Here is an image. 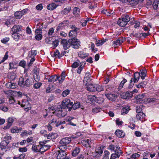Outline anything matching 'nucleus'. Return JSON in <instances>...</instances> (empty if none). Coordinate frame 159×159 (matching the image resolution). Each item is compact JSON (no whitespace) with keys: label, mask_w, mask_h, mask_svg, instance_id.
Instances as JSON below:
<instances>
[{"label":"nucleus","mask_w":159,"mask_h":159,"mask_svg":"<svg viewBox=\"0 0 159 159\" xmlns=\"http://www.w3.org/2000/svg\"><path fill=\"white\" fill-rule=\"evenodd\" d=\"M151 1L153 2V7L155 10L159 9V0H151Z\"/></svg>","instance_id":"a878e982"},{"label":"nucleus","mask_w":159,"mask_h":159,"mask_svg":"<svg viewBox=\"0 0 159 159\" xmlns=\"http://www.w3.org/2000/svg\"><path fill=\"white\" fill-rule=\"evenodd\" d=\"M140 72V76H141V78L143 80L145 79V77L146 76V71L145 70H142Z\"/></svg>","instance_id":"864d4df0"},{"label":"nucleus","mask_w":159,"mask_h":159,"mask_svg":"<svg viewBox=\"0 0 159 159\" xmlns=\"http://www.w3.org/2000/svg\"><path fill=\"white\" fill-rule=\"evenodd\" d=\"M63 107L57 108L53 112H54L56 115L59 118L65 116L67 114V111Z\"/></svg>","instance_id":"423d86ee"},{"label":"nucleus","mask_w":159,"mask_h":159,"mask_svg":"<svg viewBox=\"0 0 159 159\" xmlns=\"http://www.w3.org/2000/svg\"><path fill=\"white\" fill-rule=\"evenodd\" d=\"M127 82V80L125 78H123V80L119 84L118 89L119 90L121 89L123 87L125 83Z\"/></svg>","instance_id":"37998d69"},{"label":"nucleus","mask_w":159,"mask_h":159,"mask_svg":"<svg viewBox=\"0 0 159 159\" xmlns=\"http://www.w3.org/2000/svg\"><path fill=\"white\" fill-rule=\"evenodd\" d=\"M71 139L69 137H65L62 139L59 142L61 145L59 147L60 149H66V146L71 142Z\"/></svg>","instance_id":"20e7f679"},{"label":"nucleus","mask_w":159,"mask_h":159,"mask_svg":"<svg viewBox=\"0 0 159 159\" xmlns=\"http://www.w3.org/2000/svg\"><path fill=\"white\" fill-rule=\"evenodd\" d=\"M120 147L119 146L116 147V149L115 150V152L118 157H119L122 152L120 150Z\"/></svg>","instance_id":"e433bc0d"},{"label":"nucleus","mask_w":159,"mask_h":159,"mask_svg":"<svg viewBox=\"0 0 159 159\" xmlns=\"http://www.w3.org/2000/svg\"><path fill=\"white\" fill-rule=\"evenodd\" d=\"M61 44L65 50L68 49L71 46L70 43L69 42V39L68 40L66 39H62Z\"/></svg>","instance_id":"9b49d317"},{"label":"nucleus","mask_w":159,"mask_h":159,"mask_svg":"<svg viewBox=\"0 0 159 159\" xmlns=\"http://www.w3.org/2000/svg\"><path fill=\"white\" fill-rule=\"evenodd\" d=\"M57 6L56 4L55 3H51L47 6V8L49 10H52L55 9Z\"/></svg>","instance_id":"473e14b6"},{"label":"nucleus","mask_w":159,"mask_h":159,"mask_svg":"<svg viewBox=\"0 0 159 159\" xmlns=\"http://www.w3.org/2000/svg\"><path fill=\"white\" fill-rule=\"evenodd\" d=\"M8 52H7L5 54V55L4 56V57L2 58V59L1 60V62H0V64L4 62L7 59L8 56Z\"/></svg>","instance_id":"052dcab7"},{"label":"nucleus","mask_w":159,"mask_h":159,"mask_svg":"<svg viewBox=\"0 0 159 159\" xmlns=\"http://www.w3.org/2000/svg\"><path fill=\"white\" fill-rule=\"evenodd\" d=\"M13 121V119L12 118H9L8 120V124L7 125L4 127V129H9L12 125V124Z\"/></svg>","instance_id":"7c9ffc66"},{"label":"nucleus","mask_w":159,"mask_h":159,"mask_svg":"<svg viewBox=\"0 0 159 159\" xmlns=\"http://www.w3.org/2000/svg\"><path fill=\"white\" fill-rule=\"evenodd\" d=\"M34 78L36 82H38L39 81L40 76L39 73L34 74L33 75Z\"/></svg>","instance_id":"13d9d810"},{"label":"nucleus","mask_w":159,"mask_h":159,"mask_svg":"<svg viewBox=\"0 0 159 159\" xmlns=\"http://www.w3.org/2000/svg\"><path fill=\"white\" fill-rule=\"evenodd\" d=\"M5 141V140H2L0 143V145L3 147V148L6 147L9 143V142H8V141Z\"/></svg>","instance_id":"09e8293b"},{"label":"nucleus","mask_w":159,"mask_h":159,"mask_svg":"<svg viewBox=\"0 0 159 159\" xmlns=\"http://www.w3.org/2000/svg\"><path fill=\"white\" fill-rule=\"evenodd\" d=\"M130 20V18L128 15H123L119 19L117 23L121 27H124L127 25Z\"/></svg>","instance_id":"f257e3e1"},{"label":"nucleus","mask_w":159,"mask_h":159,"mask_svg":"<svg viewBox=\"0 0 159 159\" xmlns=\"http://www.w3.org/2000/svg\"><path fill=\"white\" fill-rule=\"evenodd\" d=\"M69 42L70 43L71 46L75 49H78L80 46V42L76 38H72L69 39Z\"/></svg>","instance_id":"39448f33"},{"label":"nucleus","mask_w":159,"mask_h":159,"mask_svg":"<svg viewBox=\"0 0 159 159\" xmlns=\"http://www.w3.org/2000/svg\"><path fill=\"white\" fill-rule=\"evenodd\" d=\"M77 31L71 30L69 33V37L72 38H76L77 35Z\"/></svg>","instance_id":"2f4dec72"},{"label":"nucleus","mask_w":159,"mask_h":159,"mask_svg":"<svg viewBox=\"0 0 159 159\" xmlns=\"http://www.w3.org/2000/svg\"><path fill=\"white\" fill-rule=\"evenodd\" d=\"M80 9L76 7H75L73 9V14L76 17H78L80 15Z\"/></svg>","instance_id":"c85d7f7f"},{"label":"nucleus","mask_w":159,"mask_h":159,"mask_svg":"<svg viewBox=\"0 0 159 159\" xmlns=\"http://www.w3.org/2000/svg\"><path fill=\"white\" fill-rule=\"evenodd\" d=\"M60 77H58L57 75H53L50 76L49 77L48 79V82L53 83L54 82L57 81V80H58V79Z\"/></svg>","instance_id":"4be33fe9"},{"label":"nucleus","mask_w":159,"mask_h":159,"mask_svg":"<svg viewBox=\"0 0 159 159\" xmlns=\"http://www.w3.org/2000/svg\"><path fill=\"white\" fill-rule=\"evenodd\" d=\"M42 83L41 82H37L34 85V88L35 89L39 88L42 85Z\"/></svg>","instance_id":"bf43d9fd"},{"label":"nucleus","mask_w":159,"mask_h":159,"mask_svg":"<svg viewBox=\"0 0 159 159\" xmlns=\"http://www.w3.org/2000/svg\"><path fill=\"white\" fill-rule=\"evenodd\" d=\"M22 130V128H18L17 127H14L13 128L11 129V132L12 133H17L19 131H20Z\"/></svg>","instance_id":"58836bf2"},{"label":"nucleus","mask_w":159,"mask_h":159,"mask_svg":"<svg viewBox=\"0 0 159 159\" xmlns=\"http://www.w3.org/2000/svg\"><path fill=\"white\" fill-rule=\"evenodd\" d=\"M105 95L108 99L111 101H113L116 98L115 94L111 93H105Z\"/></svg>","instance_id":"bb28decb"},{"label":"nucleus","mask_w":159,"mask_h":159,"mask_svg":"<svg viewBox=\"0 0 159 159\" xmlns=\"http://www.w3.org/2000/svg\"><path fill=\"white\" fill-rule=\"evenodd\" d=\"M28 100L27 101L26 100H24L22 102L21 106L22 107H24L25 111H28L29 110V107H28V104H29Z\"/></svg>","instance_id":"5701e85b"},{"label":"nucleus","mask_w":159,"mask_h":159,"mask_svg":"<svg viewBox=\"0 0 159 159\" xmlns=\"http://www.w3.org/2000/svg\"><path fill=\"white\" fill-rule=\"evenodd\" d=\"M80 62V61L78 60H77L76 61H75L72 64L71 67L74 68L77 67L79 66Z\"/></svg>","instance_id":"3c124183"},{"label":"nucleus","mask_w":159,"mask_h":159,"mask_svg":"<svg viewBox=\"0 0 159 159\" xmlns=\"http://www.w3.org/2000/svg\"><path fill=\"white\" fill-rule=\"evenodd\" d=\"M140 75V73L136 72L134 74V78H131V79H133L132 81L136 83L139 80Z\"/></svg>","instance_id":"393cba45"},{"label":"nucleus","mask_w":159,"mask_h":159,"mask_svg":"<svg viewBox=\"0 0 159 159\" xmlns=\"http://www.w3.org/2000/svg\"><path fill=\"white\" fill-rule=\"evenodd\" d=\"M87 88L88 90L91 92L97 91L99 92L103 90L101 86L95 84H89L87 85Z\"/></svg>","instance_id":"f03ea898"},{"label":"nucleus","mask_w":159,"mask_h":159,"mask_svg":"<svg viewBox=\"0 0 159 159\" xmlns=\"http://www.w3.org/2000/svg\"><path fill=\"white\" fill-rule=\"evenodd\" d=\"M136 87L138 88H143L146 86V84L145 82H141L139 84L136 85Z\"/></svg>","instance_id":"de8ad7c7"},{"label":"nucleus","mask_w":159,"mask_h":159,"mask_svg":"<svg viewBox=\"0 0 159 159\" xmlns=\"http://www.w3.org/2000/svg\"><path fill=\"white\" fill-rule=\"evenodd\" d=\"M80 102H74L72 105L71 106L72 108H73L74 110H75L78 108H80Z\"/></svg>","instance_id":"c9c22d12"},{"label":"nucleus","mask_w":159,"mask_h":159,"mask_svg":"<svg viewBox=\"0 0 159 159\" xmlns=\"http://www.w3.org/2000/svg\"><path fill=\"white\" fill-rule=\"evenodd\" d=\"M91 142V141L89 139H87L86 140H84L82 141V143L83 145H84L85 147H87V145H88L89 147L90 146Z\"/></svg>","instance_id":"a19ab883"},{"label":"nucleus","mask_w":159,"mask_h":159,"mask_svg":"<svg viewBox=\"0 0 159 159\" xmlns=\"http://www.w3.org/2000/svg\"><path fill=\"white\" fill-rule=\"evenodd\" d=\"M71 7H68L65 8L62 11V13L65 15L68 14L71 10Z\"/></svg>","instance_id":"49530a36"},{"label":"nucleus","mask_w":159,"mask_h":159,"mask_svg":"<svg viewBox=\"0 0 159 159\" xmlns=\"http://www.w3.org/2000/svg\"><path fill=\"white\" fill-rule=\"evenodd\" d=\"M115 134L119 138H122L124 136V133L122 130H117L116 131Z\"/></svg>","instance_id":"c756f323"},{"label":"nucleus","mask_w":159,"mask_h":159,"mask_svg":"<svg viewBox=\"0 0 159 159\" xmlns=\"http://www.w3.org/2000/svg\"><path fill=\"white\" fill-rule=\"evenodd\" d=\"M23 29V27L18 25H14L11 29V32L19 33Z\"/></svg>","instance_id":"9d476101"},{"label":"nucleus","mask_w":159,"mask_h":159,"mask_svg":"<svg viewBox=\"0 0 159 159\" xmlns=\"http://www.w3.org/2000/svg\"><path fill=\"white\" fill-rule=\"evenodd\" d=\"M105 147L104 146H101L98 147L95 150L96 153L99 154H101L103 152V149Z\"/></svg>","instance_id":"cd10ccee"},{"label":"nucleus","mask_w":159,"mask_h":159,"mask_svg":"<svg viewBox=\"0 0 159 159\" xmlns=\"http://www.w3.org/2000/svg\"><path fill=\"white\" fill-rule=\"evenodd\" d=\"M13 82V83L10 82L7 83L6 84V87L9 89H14L16 87V83Z\"/></svg>","instance_id":"b1692460"},{"label":"nucleus","mask_w":159,"mask_h":159,"mask_svg":"<svg viewBox=\"0 0 159 159\" xmlns=\"http://www.w3.org/2000/svg\"><path fill=\"white\" fill-rule=\"evenodd\" d=\"M133 80V79H131V80H130L129 84L128 87H127L125 88L126 90H129L131 89L133 87L134 84L135 83L132 81Z\"/></svg>","instance_id":"c03bdc74"},{"label":"nucleus","mask_w":159,"mask_h":159,"mask_svg":"<svg viewBox=\"0 0 159 159\" xmlns=\"http://www.w3.org/2000/svg\"><path fill=\"white\" fill-rule=\"evenodd\" d=\"M102 111V109L99 107H97L93 109V112L94 113H97L100 112Z\"/></svg>","instance_id":"0e129e2a"},{"label":"nucleus","mask_w":159,"mask_h":159,"mask_svg":"<svg viewBox=\"0 0 159 159\" xmlns=\"http://www.w3.org/2000/svg\"><path fill=\"white\" fill-rule=\"evenodd\" d=\"M70 93V91L68 89H67L64 91L62 94L61 95L63 97H66Z\"/></svg>","instance_id":"5fc2aeb1"},{"label":"nucleus","mask_w":159,"mask_h":159,"mask_svg":"<svg viewBox=\"0 0 159 159\" xmlns=\"http://www.w3.org/2000/svg\"><path fill=\"white\" fill-rule=\"evenodd\" d=\"M101 13L102 14H104L107 16H110L111 15L113 14L114 13V12L112 10L111 11L110 10H107L105 9H104L102 11Z\"/></svg>","instance_id":"412c9836"},{"label":"nucleus","mask_w":159,"mask_h":159,"mask_svg":"<svg viewBox=\"0 0 159 159\" xmlns=\"http://www.w3.org/2000/svg\"><path fill=\"white\" fill-rule=\"evenodd\" d=\"M17 77L16 70L9 72L7 73V78L9 79L11 81L14 82Z\"/></svg>","instance_id":"1a4fd4ad"},{"label":"nucleus","mask_w":159,"mask_h":159,"mask_svg":"<svg viewBox=\"0 0 159 159\" xmlns=\"http://www.w3.org/2000/svg\"><path fill=\"white\" fill-rule=\"evenodd\" d=\"M39 69L36 66H34V68L32 70V73L34 74H37L39 73Z\"/></svg>","instance_id":"e2e57ef3"},{"label":"nucleus","mask_w":159,"mask_h":159,"mask_svg":"<svg viewBox=\"0 0 159 159\" xmlns=\"http://www.w3.org/2000/svg\"><path fill=\"white\" fill-rule=\"evenodd\" d=\"M39 145L38 146L35 145H33L32 148V150L35 152H39V149L40 148V147H39Z\"/></svg>","instance_id":"8fccbe9b"},{"label":"nucleus","mask_w":159,"mask_h":159,"mask_svg":"<svg viewBox=\"0 0 159 159\" xmlns=\"http://www.w3.org/2000/svg\"><path fill=\"white\" fill-rule=\"evenodd\" d=\"M14 16L15 18L18 19L21 18L23 16L20 11H17L14 13Z\"/></svg>","instance_id":"79ce46f5"},{"label":"nucleus","mask_w":159,"mask_h":159,"mask_svg":"<svg viewBox=\"0 0 159 159\" xmlns=\"http://www.w3.org/2000/svg\"><path fill=\"white\" fill-rule=\"evenodd\" d=\"M107 40V39H102V40H99L98 41V42L97 43V44H98V46H99L100 45H102L106 41V40Z\"/></svg>","instance_id":"680f3d73"},{"label":"nucleus","mask_w":159,"mask_h":159,"mask_svg":"<svg viewBox=\"0 0 159 159\" xmlns=\"http://www.w3.org/2000/svg\"><path fill=\"white\" fill-rule=\"evenodd\" d=\"M60 54L58 50H56V51L54 52L53 55L55 57H58L60 58Z\"/></svg>","instance_id":"4d7b16f0"},{"label":"nucleus","mask_w":159,"mask_h":159,"mask_svg":"<svg viewBox=\"0 0 159 159\" xmlns=\"http://www.w3.org/2000/svg\"><path fill=\"white\" fill-rule=\"evenodd\" d=\"M146 115L143 112L137 113L136 116V118L138 120H141L142 121L145 120Z\"/></svg>","instance_id":"a211bd4d"},{"label":"nucleus","mask_w":159,"mask_h":159,"mask_svg":"<svg viewBox=\"0 0 159 159\" xmlns=\"http://www.w3.org/2000/svg\"><path fill=\"white\" fill-rule=\"evenodd\" d=\"M69 21L68 20L63 21L62 22L60 23L57 26V30H59L62 29L66 26L69 24Z\"/></svg>","instance_id":"f3484780"},{"label":"nucleus","mask_w":159,"mask_h":159,"mask_svg":"<svg viewBox=\"0 0 159 159\" xmlns=\"http://www.w3.org/2000/svg\"><path fill=\"white\" fill-rule=\"evenodd\" d=\"M143 107L142 105H140L139 106H137L136 108V112L137 113L140 112H142V108Z\"/></svg>","instance_id":"603ef678"},{"label":"nucleus","mask_w":159,"mask_h":159,"mask_svg":"<svg viewBox=\"0 0 159 159\" xmlns=\"http://www.w3.org/2000/svg\"><path fill=\"white\" fill-rule=\"evenodd\" d=\"M66 76V73L65 72H62L60 76H58L60 77L58 79V81L59 83H62L65 80V78Z\"/></svg>","instance_id":"72a5a7b5"},{"label":"nucleus","mask_w":159,"mask_h":159,"mask_svg":"<svg viewBox=\"0 0 159 159\" xmlns=\"http://www.w3.org/2000/svg\"><path fill=\"white\" fill-rule=\"evenodd\" d=\"M12 37L15 40H18L20 38V34L19 33H12Z\"/></svg>","instance_id":"4c0bfd02"},{"label":"nucleus","mask_w":159,"mask_h":159,"mask_svg":"<svg viewBox=\"0 0 159 159\" xmlns=\"http://www.w3.org/2000/svg\"><path fill=\"white\" fill-rule=\"evenodd\" d=\"M80 151V149L79 147H76L73 151L72 155L73 157H76Z\"/></svg>","instance_id":"f704fd0d"},{"label":"nucleus","mask_w":159,"mask_h":159,"mask_svg":"<svg viewBox=\"0 0 159 159\" xmlns=\"http://www.w3.org/2000/svg\"><path fill=\"white\" fill-rule=\"evenodd\" d=\"M18 85L22 87H24L25 86H28L30 84V81L29 77L25 75V78L21 77L19 79L18 81Z\"/></svg>","instance_id":"7ed1b4c3"},{"label":"nucleus","mask_w":159,"mask_h":159,"mask_svg":"<svg viewBox=\"0 0 159 159\" xmlns=\"http://www.w3.org/2000/svg\"><path fill=\"white\" fill-rule=\"evenodd\" d=\"M132 95H133L132 94L131 92L130 93L128 92H123L120 94L121 98L125 99H129L130 98L132 97Z\"/></svg>","instance_id":"dca6fc26"},{"label":"nucleus","mask_w":159,"mask_h":159,"mask_svg":"<svg viewBox=\"0 0 159 159\" xmlns=\"http://www.w3.org/2000/svg\"><path fill=\"white\" fill-rule=\"evenodd\" d=\"M88 7L89 8L92 10L97 7V4L94 2L93 0H91L88 3Z\"/></svg>","instance_id":"aec40b11"},{"label":"nucleus","mask_w":159,"mask_h":159,"mask_svg":"<svg viewBox=\"0 0 159 159\" xmlns=\"http://www.w3.org/2000/svg\"><path fill=\"white\" fill-rule=\"evenodd\" d=\"M58 152L57 156V159H67L66 158V154L65 152L62 149L58 151Z\"/></svg>","instance_id":"4468645a"},{"label":"nucleus","mask_w":159,"mask_h":159,"mask_svg":"<svg viewBox=\"0 0 159 159\" xmlns=\"http://www.w3.org/2000/svg\"><path fill=\"white\" fill-rule=\"evenodd\" d=\"M144 95L142 93L136 96L135 98L137 100V103H142L144 102V100L143 99L144 98Z\"/></svg>","instance_id":"6ab92c4d"},{"label":"nucleus","mask_w":159,"mask_h":159,"mask_svg":"<svg viewBox=\"0 0 159 159\" xmlns=\"http://www.w3.org/2000/svg\"><path fill=\"white\" fill-rule=\"evenodd\" d=\"M133 34L134 35V37H135L137 38H141V36L140 35V34L134 32V31L133 32Z\"/></svg>","instance_id":"774afa93"},{"label":"nucleus","mask_w":159,"mask_h":159,"mask_svg":"<svg viewBox=\"0 0 159 159\" xmlns=\"http://www.w3.org/2000/svg\"><path fill=\"white\" fill-rule=\"evenodd\" d=\"M124 39L122 37L118 38L115 41L113 42V46L115 48L117 47L118 46H120L124 42Z\"/></svg>","instance_id":"2eb2a0df"},{"label":"nucleus","mask_w":159,"mask_h":159,"mask_svg":"<svg viewBox=\"0 0 159 159\" xmlns=\"http://www.w3.org/2000/svg\"><path fill=\"white\" fill-rule=\"evenodd\" d=\"M48 141L44 140L43 141H41L39 142V146L40 147L39 149V152H44L48 150L51 147V146L49 145H45Z\"/></svg>","instance_id":"0eeeda50"},{"label":"nucleus","mask_w":159,"mask_h":159,"mask_svg":"<svg viewBox=\"0 0 159 159\" xmlns=\"http://www.w3.org/2000/svg\"><path fill=\"white\" fill-rule=\"evenodd\" d=\"M130 5L134 7H135L138 4L142 3L144 0H127Z\"/></svg>","instance_id":"f8f14e48"},{"label":"nucleus","mask_w":159,"mask_h":159,"mask_svg":"<svg viewBox=\"0 0 159 159\" xmlns=\"http://www.w3.org/2000/svg\"><path fill=\"white\" fill-rule=\"evenodd\" d=\"M129 110V108L128 107H123L121 111V114L124 115L127 114Z\"/></svg>","instance_id":"ea45409f"},{"label":"nucleus","mask_w":159,"mask_h":159,"mask_svg":"<svg viewBox=\"0 0 159 159\" xmlns=\"http://www.w3.org/2000/svg\"><path fill=\"white\" fill-rule=\"evenodd\" d=\"M73 103V102H71L70 99L66 98L62 101V107L66 109H68L69 111H70L72 109L71 106Z\"/></svg>","instance_id":"6e6552de"},{"label":"nucleus","mask_w":159,"mask_h":159,"mask_svg":"<svg viewBox=\"0 0 159 159\" xmlns=\"http://www.w3.org/2000/svg\"><path fill=\"white\" fill-rule=\"evenodd\" d=\"M13 21L11 20H7L5 22V25H6L7 26L9 27L12 23Z\"/></svg>","instance_id":"338daca9"},{"label":"nucleus","mask_w":159,"mask_h":159,"mask_svg":"<svg viewBox=\"0 0 159 159\" xmlns=\"http://www.w3.org/2000/svg\"><path fill=\"white\" fill-rule=\"evenodd\" d=\"M11 137L10 136L4 135L3 136L2 140H5V141H7V140H8V142H9V141L11 140Z\"/></svg>","instance_id":"6e6d98bb"},{"label":"nucleus","mask_w":159,"mask_h":159,"mask_svg":"<svg viewBox=\"0 0 159 159\" xmlns=\"http://www.w3.org/2000/svg\"><path fill=\"white\" fill-rule=\"evenodd\" d=\"M78 56L80 58H84L88 56V54L84 52L80 51L79 52Z\"/></svg>","instance_id":"a18cd8bd"},{"label":"nucleus","mask_w":159,"mask_h":159,"mask_svg":"<svg viewBox=\"0 0 159 159\" xmlns=\"http://www.w3.org/2000/svg\"><path fill=\"white\" fill-rule=\"evenodd\" d=\"M91 80V75L89 72H87L86 73L85 77L83 80L84 83L85 85H87L88 83L90 82Z\"/></svg>","instance_id":"ddd939ff"},{"label":"nucleus","mask_w":159,"mask_h":159,"mask_svg":"<svg viewBox=\"0 0 159 159\" xmlns=\"http://www.w3.org/2000/svg\"><path fill=\"white\" fill-rule=\"evenodd\" d=\"M119 146H115L113 144H111L109 145L108 146V149L109 150L114 151L115 152V148H116V147Z\"/></svg>","instance_id":"69168bd1"}]
</instances>
